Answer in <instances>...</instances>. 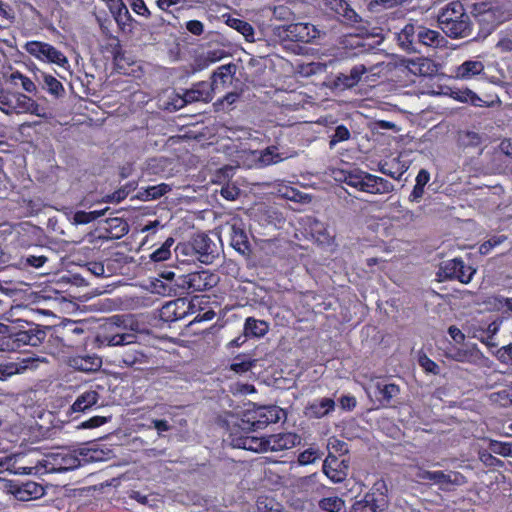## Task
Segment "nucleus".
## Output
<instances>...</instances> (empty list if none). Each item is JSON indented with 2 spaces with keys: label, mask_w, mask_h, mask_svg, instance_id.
<instances>
[{
  "label": "nucleus",
  "mask_w": 512,
  "mask_h": 512,
  "mask_svg": "<svg viewBox=\"0 0 512 512\" xmlns=\"http://www.w3.org/2000/svg\"><path fill=\"white\" fill-rule=\"evenodd\" d=\"M36 95V84L19 71L4 73L0 81V111L7 115H39V104L29 95Z\"/></svg>",
  "instance_id": "obj_1"
},
{
  "label": "nucleus",
  "mask_w": 512,
  "mask_h": 512,
  "mask_svg": "<svg viewBox=\"0 0 512 512\" xmlns=\"http://www.w3.org/2000/svg\"><path fill=\"white\" fill-rule=\"evenodd\" d=\"M18 308L11 307L0 316V351L14 352L24 346L36 347L47 333L40 325L16 316Z\"/></svg>",
  "instance_id": "obj_2"
},
{
  "label": "nucleus",
  "mask_w": 512,
  "mask_h": 512,
  "mask_svg": "<svg viewBox=\"0 0 512 512\" xmlns=\"http://www.w3.org/2000/svg\"><path fill=\"white\" fill-rule=\"evenodd\" d=\"M47 346L50 353L64 357L72 352H83L87 347L88 332L76 321L66 322L49 328Z\"/></svg>",
  "instance_id": "obj_3"
},
{
  "label": "nucleus",
  "mask_w": 512,
  "mask_h": 512,
  "mask_svg": "<svg viewBox=\"0 0 512 512\" xmlns=\"http://www.w3.org/2000/svg\"><path fill=\"white\" fill-rule=\"evenodd\" d=\"M467 7L460 1H452L437 12V21L443 32L451 38L472 40L473 23Z\"/></svg>",
  "instance_id": "obj_4"
},
{
  "label": "nucleus",
  "mask_w": 512,
  "mask_h": 512,
  "mask_svg": "<svg viewBox=\"0 0 512 512\" xmlns=\"http://www.w3.org/2000/svg\"><path fill=\"white\" fill-rule=\"evenodd\" d=\"M469 13L474 17L478 30L473 28V41L484 40L501 22V13L497 7L489 1L469 3Z\"/></svg>",
  "instance_id": "obj_5"
},
{
  "label": "nucleus",
  "mask_w": 512,
  "mask_h": 512,
  "mask_svg": "<svg viewBox=\"0 0 512 512\" xmlns=\"http://www.w3.org/2000/svg\"><path fill=\"white\" fill-rule=\"evenodd\" d=\"M124 320L121 316H113L110 321L100 328L95 337L99 348L119 345H129L136 342L137 336L124 332Z\"/></svg>",
  "instance_id": "obj_6"
},
{
  "label": "nucleus",
  "mask_w": 512,
  "mask_h": 512,
  "mask_svg": "<svg viewBox=\"0 0 512 512\" xmlns=\"http://www.w3.org/2000/svg\"><path fill=\"white\" fill-rule=\"evenodd\" d=\"M282 410L276 405L256 406L246 409L239 419L240 428L258 431L280 420Z\"/></svg>",
  "instance_id": "obj_7"
},
{
  "label": "nucleus",
  "mask_w": 512,
  "mask_h": 512,
  "mask_svg": "<svg viewBox=\"0 0 512 512\" xmlns=\"http://www.w3.org/2000/svg\"><path fill=\"white\" fill-rule=\"evenodd\" d=\"M343 182L359 191L370 194H385L393 190V184L376 175L367 172H348L344 175Z\"/></svg>",
  "instance_id": "obj_8"
},
{
  "label": "nucleus",
  "mask_w": 512,
  "mask_h": 512,
  "mask_svg": "<svg viewBox=\"0 0 512 512\" xmlns=\"http://www.w3.org/2000/svg\"><path fill=\"white\" fill-rule=\"evenodd\" d=\"M219 276L208 269L178 275L176 279L177 288L181 293L204 292L214 288L219 283Z\"/></svg>",
  "instance_id": "obj_9"
},
{
  "label": "nucleus",
  "mask_w": 512,
  "mask_h": 512,
  "mask_svg": "<svg viewBox=\"0 0 512 512\" xmlns=\"http://www.w3.org/2000/svg\"><path fill=\"white\" fill-rule=\"evenodd\" d=\"M466 483V478L459 472L441 470H426L418 468V490L427 485H435L439 489L448 491L452 486H461Z\"/></svg>",
  "instance_id": "obj_10"
},
{
  "label": "nucleus",
  "mask_w": 512,
  "mask_h": 512,
  "mask_svg": "<svg viewBox=\"0 0 512 512\" xmlns=\"http://www.w3.org/2000/svg\"><path fill=\"white\" fill-rule=\"evenodd\" d=\"M203 297L195 296L188 300L186 298H178L167 302L160 309V318L167 323L176 322L185 318L189 314L196 313L197 307L203 303Z\"/></svg>",
  "instance_id": "obj_11"
},
{
  "label": "nucleus",
  "mask_w": 512,
  "mask_h": 512,
  "mask_svg": "<svg viewBox=\"0 0 512 512\" xmlns=\"http://www.w3.org/2000/svg\"><path fill=\"white\" fill-rule=\"evenodd\" d=\"M387 485L383 479L377 480L371 489L357 500L351 507V512H377L386 505Z\"/></svg>",
  "instance_id": "obj_12"
},
{
  "label": "nucleus",
  "mask_w": 512,
  "mask_h": 512,
  "mask_svg": "<svg viewBox=\"0 0 512 512\" xmlns=\"http://www.w3.org/2000/svg\"><path fill=\"white\" fill-rule=\"evenodd\" d=\"M253 430L240 428L236 423L229 429V440L234 448L249 450L253 452L268 451L267 437L250 435Z\"/></svg>",
  "instance_id": "obj_13"
},
{
  "label": "nucleus",
  "mask_w": 512,
  "mask_h": 512,
  "mask_svg": "<svg viewBox=\"0 0 512 512\" xmlns=\"http://www.w3.org/2000/svg\"><path fill=\"white\" fill-rule=\"evenodd\" d=\"M12 235L13 245L23 249L41 246L45 238L44 230L28 221L16 224Z\"/></svg>",
  "instance_id": "obj_14"
},
{
  "label": "nucleus",
  "mask_w": 512,
  "mask_h": 512,
  "mask_svg": "<svg viewBox=\"0 0 512 512\" xmlns=\"http://www.w3.org/2000/svg\"><path fill=\"white\" fill-rule=\"evenodd\" d=\"M4 490L18 501L36 500L45 495V488L35 481L5 480Z\"/></svg>",
  "instance_id": "obj_15"
},
{
  "label": "nucleus",
  "mask_w": 512,
  "mask_h": 512,
  "mask_svg": "<svg viewBox=\"0 0 512 512\" xmlns=\"http://www.w3.org/2000/svg\"><path fill=\"white\" fill-rule=\"evenodd\" d=\"M25 48L30 55L40 61L53 63L62 68L69 66V61L64 53L49 43L29 41L26 43Z\"/></svg>",
  "instance_id": "obj_16"
},
{
  "label": "nucleus",
  "mask_w": 512,
  "mask_h": 512,
  "mask_svg": "<svg viewBox=\"0 0 512 512\" xmlns=\"http://www.w3.org/2000/svg\"><path fill=\"white\" fill-rule=\"evenodd\" d=\"M475 270L466 266L460 258H454L443 262L437 273L442 279H457L461 283L467 284L471 281Z\"/></svg>",
  "instance_id": "obj_17"
},
{
  "label": "nucleus",
  "mask_w": 512,
  "mask_h": 512,
  "mask_svg": "<svg viewBox=\"0 0 512 512\" xmlns=\"http://www.w3.org/2000/svg\"><path fill=\"white\" fill-rule=\"evenodd\" d=\"M215 92L209 84V81H200L192 85V87L184 92L183 97H180L176 103L173 104L174 109H180L188 103L204 102L208 103L213 99Z\"/></svg>",
  "instance_id": "obj_18"
},
{
  "label": "nucleus",
  "mask_w": 512,
  "mask_h": 512,
  "mask_svg": "<svg viewBox=\"0 0 512 512\" xmlns=\"http://www.w3.org/2000/svg\"><path fill=\"white\" fill-rule=\"evenodd\" d=\"M81 460L70 452L50 453L44 459V468L47 472H64L78 468Z\"/></svg>",
  "instance_id": "obj_19"
},
{
  "label": "nucleus",
  "mask_w": 512,
  "mask_h": 512,
  "mask_svg": "<svg viewBox=\"0 0 512 512\" xmlns=\"http://www.w3.org/2000/svg\"><path fill=\"white\" fill-rule=\"evenodd\" d=\"M66 364L80 372H95L99 370L102 366V359L93 354H81V352H72L63 357Z\"/></svg>",
  "instance_id": "obj_20"
},
{
  "label": "nucleus",
  "mask_w": 512,
  "mask_h": 512,
  "mask_svg": "<svg viewBox=\"0 0 512 512\" xmlns=\"http://www.w3.org/2000/svg\"><path fill=\"white\" fill-rule=\"evenodd\" d=\"M322 470L333 483H341L348 475L349 461L329 453L323 462Z\"/></svg>",
  "instance_id": "obj_21"
},
{
  "label": "nucleus",
  "mask_w": 512,
  "mask_h": 512,
  "mask_svg": "<svg viewBox=\"0 0 512 512\" xmlns=\"http://www.w3.org/2000/svg\"><path fill=\"white\" fill-rule=\"evenodd\" d=\"M287 38L294 42L311 43L319 37L320 31L311 23L297 22L286 26Z\"/></svg>",
  "instance_id": "obj_22"
},
{
  "label": "nucleus",
  "mask_w": 512,
  "mask_h": 512,
  "mask_svg": "<svg viewBox=\"0 0 512 512\" xmlns=\"http://www.w3.org/2000/svg\"><path fill=\"white\" fill-rule=\"evenodd\" d=\"M193 248L196 252V260L210 264L215 258V243L204 233H197L191 237Z\"/></svg>",
  "instance_id": "obj_23"
},
{
  "label": "nucleus",
  "mask_w": 512,
  "mask_h": 512,
  "mask_svg": "<svg viewBox=\"0 0 512 512\" xmlns=\"http://www.w3.org/2000/svg\"><path fill=\"white\" fill-rule=\"evenodd\" d=\"M149 362L148 356L141 350L127 348L115 356L114 363L123 369H141V365Z\"/></svg>",
  "instance_id": "obj_24"
},
{
  "label": "nucleus",
  "mask_w": 512,
  "mask_h": 512,
  "mask_svg": "<svg viewBox=\"0 0 512 512\" xmlns=\"http://www.w3.org/2000/svg\"><path fill=\"white\" fill-rule=\"evenodd\" d=\"M302 438L294 432H281L267 436L268 450L282 451L300 445Z\"/></svg>",
  "instance_id": "obj_25"
},
{
  "label": "nucleus",
  "mask_w": 512,
  "mask_h": 512,
  "mask_svg": "<svg viewBox=\"0 0 512 512\" xmlns=\"http://www.w3.org/2000/svg\"><path fill=\"white\" fill-rule=\"evenodd\" d=\"M236 65L234 63L224 64L219 66L211 75V84L214 92L223 90L232 83L236 73Z\"/></svg>",
  "instance_id": "obj_26"
},
{
  "label": "nucleus",
  "mask_w": 512,
  "mask_h": 512,
  "mask_svg": "<svg viewBox=\"0 0 512 512\" xmlns=\"http://www.w3.org/2000/svg\"><path fill=\"white\" fill-rule=\"evenodd\" d=\"M51 256H53L52 249L41 245L38 253H29L21 256L19 259V265L24 269H39L51 260Z\"/></svg>",
  "instance_id": "obj_27"
},
{
  "label": "nucleus",
  "mask_w": 512,
  "mask_h": 512,
  "mask_svg": "<svg viewBox=\"0 0 512 512\" xmlns=\"http://www.w3.org/2000/svg\"><path fill=\"white\" fill-rule=\"evenodd\" d=\"M40 87L55 99L65 96V88L63 84L52 74L40 72L37 76Z\"/></svg>",
  "instance_id": "obj_28"
},
{
  "label": "nucleus",
  "mask_w": 512,
  "mask_h": 512,
  "mask_svg": "<svg viewBox=\"0 0 512 512\" xmlns=\"http://www.w3.org/2000/svg\"><path fill=\"white\" fill-rule=\"evenodd\" d=\"M109 11L117 22L118 26L124 29L126 26H131L132 17L128 10L127 4L123 0H106Z\"/></svg>",
  "instance_id": "obj_29"
},
{
  "label": "nucleus",
  "mask_w": 512,
  "mask_h": 512,
  "mask_svg": "<svg viewBox=\"0 0 512 512\" xmlns=\"http://www.w3.org/2000/svg\"><path fill=\"white\" fill-rule=\"evenodd\" d=\"M326 5L333 10L339 17L349 23H358L360 16L350 6L346 0H325Z\"/></svg>",
  "instance_id": "obj_30"
},
{
  "label": "nucleus",
  "mask_w": 512,
  "mask_h": 512,
  "mask_svg": "<svg viewBox=\"0 0 512 512\" xmlns=\"http://www.w3.org/2000/svg\"><path fill=\"white\" fill-rule=\"evenodd\" d=\"M399 392L398 385L379 381L375 385L374 396L381 406H388Z\"/></svg>",
  "instance_id": "obj_31"
},
{
  "label": "nucleus",
  "mask_w": 512,
  "mask_h": 512,
  "mask_svg": "<svg viewBox=\"0 0 512 512\" xmlns=\"http://www.w3.org/2000/svg\"><path fill=\"white\" fill-rule=\"evenodd\" d=\"M100 395L95 390H86L81 393L71 405V413L86 412L98 404Z\"/></svg>",
  "instance_id": "obj_32"
},
{
  "label": "nucleus",
  "mask_w": 512,
  "mask_h": 512,
  "mask_svg": "<svg viewBox=\"0 0 512 512\" xmlns=\"http://www.w3.org/2000/svg\"><path fill=\"white\" fill-rule=\"evenodd\" d=\"M335 409V401L332 398H321L309 403L306 407L307 415L312 418H322L333 412Z\"/></svg>",
  "instance_id": "obj_33"
},
{
  "label": "nucleus",
  "mask_w": 512,
  "mask_h": 512,
  "mask_svg": "<svg viewBox=\"0 0 512 512\" xmlns=\"http://www.w3.org/2000/svg\"><path fill=\"white\" fill-rule=\"evenodd\" d=\"M443 77L440 75H432L431 77H424L418 79V94L427 95H441L446 94L443 91L441 84Z\"/></svg>",
  "instance_id": "obj_34"
},
{
  "label": "nucleus",
  "mask_w": 512,
  "mask_h": 512,
  "mask_svg": "<svg viewBox=\"0 0 512 512\" xmlns=\"http://www.w3.org/2000/svg\"><path fill=\"white\" fill-rule=\"evenodd\" d=\"M485 66L478 60H467L455 70V77L462 80H469L474 76L484 73Z\"/></svg>",
  "instance_id": "obj_35"
},
{
  "label": "nucleus",
  "mask_w": 512,
  "mask_h": 512,
  "mask_svg": "<svg viewBox=\"0 0 512 512\" xmlns=\"http://www.w3.org/2000/svg\"><path fill=\"white\" fill-rule=\"evenodd\" d=\"M244 334L250 338H262L269 331V323L254 317H247L243 327Z\"/></svg>",
  "instance_id": "obj_36"
},
{
  "label": "nucleus",
  "mask_w": 512,
  "mask_h": 512,
  "mask_svg": "<svg viewBox=\"0 0 512 512\" xmlns=\"http://www.w3.org/2000/svg\"><path fill=\"white\" fill-rule=\"evenodd\" d=\"M399 47L405 52H414L415 26L412 22L407 23L399 33L396 34Z\"/></svg>",
  "instance_id": "obj_37"
},
{
  "label": "nucleus",
  "mask_w": 512,
  "mask_h": 512,
  "mask_svg": "<svg viewBox=\"0 0 512 512\" xmlns=\"http://www.w3.org/2000/svg\"><path fill=\"white\" fill-rule=\"evenodd\" d=\"M377 66L378 64H357L350 69L348 74H341L342 77H340L339 79L342 80V83L345 86L353 87L360 81L363 74H365L368 71H373V69Z\"/></svg>",
  "instance_id": "obj_38"
},
{
  "label": "nucleus",
  "mask_w": 512,
  "mask_h": 512,
  "mask_svg": "<svg viewBox=\"0 0 512 512\" xmlns=\"http://www.w3.org/2000/svg\"><path fill=\"white\" fill-rule=\"evenodd\" d=\"M170 190V186L166 183L142 187L138 191L137 197L142 201L156 200L168 193Z\"/></svg>",
  "instance_id": "obj_39"
},
{
  "label": "nucleus",
  "mask_w": 512,
  "mask_h": 512,
  "mask_svg": "<svg viewBox=\"0 0 512 512\" xmlns=\"http://www.w3.org/2000/svg\"><path fill=\"white\" fill-rule=\"evenodd\" d=\"M226 24L229 27L238 31L240 34H242L246 41H248V42L255 41V37H254L255 31H254L253 26L249 22H247L243 19H240V18H235V17L229 16L226 20Z\"/></svg>",
  "instance_id": "obj_40"
},
{
  "label": "nucleus",
  "mask_w": 512,
  "mask_h": 512,
  "mask_svg": "<svg viewBox=\"0 0 512 512\" xmlns=\"http://www.w3.org/2000/svg\"><path fill=\"white\" fill-rule=\"evenodd\" d=\"M159 277L168 281L167 284L163 283L161 280L156 279V282L153 283L155 290L160 294H170L172 291L176 293L177 288L176 276L175 272L171 270H165L159 273Z\"/></svg>",
  "instance_id": "obj_41"
},
{
  "label": "nucleus",
  "mask_w": 512,
  "mask_h": 512,
  "mask_svg": "<svg viewBox=\"0 0 512 512\" xmlns=\"http://www.w3.org/2000/svg\"><path fill=\"white\" fill-rule=\"evenodd\" d=\"M231 246L242 255H247L251 252L250 242L242 229L233 227Z\"/></svg>",
  "instance_id": "obj_42"
},
{
  "label": "nucleus",
  "mask_w": 512,
  "mask_h": 512,
  "mask_svg": "<svg viewBox=\"0 0 512 512\" xmlns=\"http://www.w3.org/2000/svg\"><path fill=\"white\" fill-rule=\"evenodd\" d=\"M318 506L326 512H345V502L338 496L324 497L318 502Z\"/></svg>",
  "instance_id": "obj_43"
},
{
  "label": "nucleus",
  "mask_w": 512,
  "mask_h": 512,
  "mask_svg": "<svg viewBox=\"0 0 512 512\" xmlns=\"http://www.w3.org/2000/svg\"><path fill=\"white\" fill-rule=\"evenodd\" d=\"M442 39L439 32L426 27H418V42L426 46H437Z\"/></svg>",
  "instance_id": "obj_44"
},
{
  "label": "nucleus",
  "mask_w": 512,
  "mask_h": 512,
  "mask_svg": "<svg viewBox=\"0 0 512 512\" xmlns=\"http://www.w3.org/2000/svg\"><path fill=\"white\" fill-rule=\"evenodd\" d=\"M283 160L280 153H278V148L276 146H269L263 151H261L260 156L258 158V162L261 166H268L272 164L279 163Z\"/></svg>",
  "instance_id": "obj_45"
},
{
  "label": "nucleus",
  "mask_w": 512,
  "mask_h": 512,
  "mask_svg": "<svg viewBox=\"0 0 512 512\" xmlns=\"http://www.w3.org/2000/svg\"><path fill=\"white\" fill-rule=\"evenodd\" d=\"M174 242L175 240L172 237H168L159 248L150 254V259L153 262H163L168 260L171 257V247Z\"/></svg>",
  "instance_id": "obj_46"
},
{
  "label": "nucleus",
  "mask_w": 512,
  "mask_h": 512,
  "mask_svg": "<svg viewBox=\"0 0 512 512\" xmlns=\"http://www.w3.org/2000/svg\"><path fill=\"white\" fill-rule=\"evenodd\" d=\"M438 65L431 59L423 57L418 58V79L440 75Z\"/></svg>",
  "instance_id": "obj_47"
},
{
  "label": "nucleus",
  "mask_w": 512,
  "mask_h": 512,
  "mask_svg": "<svg viewBox=\"0 0 512 512\" xmlns=\"http://www.w3.org/2000/svg\"><path fill=\"white\" fill-rule=\"evenodd\" d=\"M254 364L255 360L244 354H239L234 358L230 365V369L237 374H243L251 370Z\"/></svg>",
  "instance_id": "obj_48"
},
{
  "label": "nucleus",
  "mask_w": 512,
  "mask_h": 512,
  "mask_svg": "<svg viewBox=\"0 0 512 512\" xmlns=\"http://www.w3.org/2000/svg\"><path fill=\"white\" fill-rule=\"evenodd\" d=\"M18 293V289L7 287L0 283V316L13 307L8 299L13 298L18 295Z\"/></svg>",
  "instance_id": "obj_49"
},
{
  "label": "nucleus",
  "mask_w": 512,
  "mask_h": 512,
  "mask_svg": "<svg viewBox=\"0 0 512 512\" xmlns=\"http://www.w3.org/2000/svg\"><path fill=\"white\" fill-rule=\"evenodd\" d=\"M176 256L184 257L182 261L196 260V252L193 248L191 239L186 242H180L176 245L175 249Z\"/></svg>",
  "instance_id": "obj_50"
},
{
  "label": "nucleus",
  "mask_w": 512,
  "mask_h": 512,
  "mask_svg": "<svg viewBox=\"0 0 512 512\" xmlns=\"http://www.w3.org/2000/svg\"><path fill=\"white\" fill-rule=\"evenodd\" d=\"M351 133L349 129L343 125H337L334 133L330 136L329 147L333 149L338 143L349 140Z\"/></svg>",
  "instance_id": "obj_51"
},
{
  "label": "nucleus",
  "mask_w": 512,
  "mask_h": 512,
  "mask_svg": "<svg viewBox=\"0 0 512 512\" xmlns=\"http://www.w3.org/2000/svg\"><path fill=\"white\" fill-rule=\"evenodd\" d=\"M128 497L141 505H147L151 508L157 507V502H159L154 495H146L137 490L129 491Z\"/></svg>",
  "instance_id": "obj_52"
},
{
  "label": "nucleus",
  "mask_w": 512,
  "mask_h": 512,
  "mask_svg": "<svg viewBox=\"0 0 512 512\" xmlns=\"http://www.w3.org/2000/svg\"><path fill=\"white\" fill-rule=\"evenodd\" d=\"M321 453L317 448L309 447L298 455L297 461L300 465L313 464L321 458Z\"/></svg>",
  "instance_id": "obj_53"
},
{
  "label": "nucleus",
  "mask_w": 512,
  "mask_h": 512,
  "mask_svg": "<svg viewBox=\"0 0 512 512\" xmlns=\"http://www.w3.org/2000/svg\"><path fill=\"white\" fill-rule=\"evenodd\" d=\"M104 214L103 211H77L74 214V222L76 224H88L94 220H96L98 217L102 216Z\"/></svg>",
  "instance_id": "obj_54"
},
{
  "label": "nucleus",
  "mask_w": 512,
  "mask_h": 512,
  "mask_svg": "<svg viewBox=\"0 0 512 512\" xmlns=\"http://www.w3.org/2000/svg\"><path fill=\"white\" fill-rule=\"evenodd\" d=\"M240 93L229 92L223 98L218 99L215 103L217 109L230 110L232 106L239 100Z\"/></svg>",
  "instance_id": "obj_55"
},
{
  "label": "nucleus",
  "mask_w": 512,
  "mask_h": 512,
  "mask_svg": "<svg viewBox=\"0 0 512 512\" xmlns=\"http://www.w3.org/2000/svg\"><path fill=\"white\" fill-rule=\"evenodd\" d=\"M500 324L497 321L490 323L486 330L483 331L484 335L480 340L489 347H496L497 344L492 341L494 335L498 332Z\"/></svg>",
  "instance_id": "obj_56"
},
{
  "label": "nucleus",
  "mask_w": 512,
  "mask_h": 512,
  "mask_svg": "<svg viewBox=\"0 0 512 512\" xmlns=\"http://www.w3.org/2000/svg\"><path fill=\"white\" fill-rule=\"evenodd\" d=\"M81 455L85 461L90 462H100L106 459L105 452L94 447L83 449Z\"/></svg>",
  "instance_id": "obj_57"
},
{
  "label": "nucleus",
  "mask_w": 512,
  "mask_h": 512,
  "mask_svg": "<svg viewBox=\"0 0 512 512\" xmlns=\"http://www.w3.org/2000/svg\"><path fill=\"white\" fill-rule=\"evenodd\" d=\"M504 157L512 158V141L504 140L498 150L493 153L494 160L503 161Z\"/></svg>",
  "instance_id": "obj_58"
},
{
  "label": "nucleus",
  "mask_w": 512,
  "mask_h": 512,
  "mask_svg": "<svg viewBox=\"0 0 512 512\" xmlns=\"http://www.w3.org/2000/svg\"><path fill=\"white\" fill-rule=\"evenodd\" d=\"M127 2L135 14L144 18H150L151 12L144 0H127Z\"/></svg>",
  "instance_id": "obj_59"
},
{
  "label": "nucleus",
  "mask_w": 512,
  "mask_h": 512,
  "mask_svg": "<svg viewBox=\"0 0 512 512\" xmlns=\"http://www.w3.org/2000/svg\"><path fill=\"white\" fill-rule=\"evenodd\" d=\"M418 364L424 369L426 373L438 375L440 367L433 360L429 359L425 354L418 355Z\"/></svg>",
  "instance_id": "obj_60"
},
{
  "label": "nucleus",
  "mask_w": 512,
  "mask_h": 512,
  "mask_svg": "<svg viewBox=\"0 0 512 512\" xmlns=\"http://www.w3.org/2000/svg\"><path fill=\"white\" fill-rule=\"evenodd\" d=\"M489 449L502 456H512V443L491 441Z\"/></svg>",
  "instance_id": "obj_61"
},
{
  "label": "nucleus",
  "mask_w": 512,
  "mask_h": 512,
  "mask_svg": "<svg viewBox=\"0 0 512 512\" xmlns=\"http://www.w3.org/2000/svg\"><path fill=\"white\" fill-rule=\"evenodd\" d=\"M203 309L200 306L197 307L196 313L197 315L189 322L188 326H192L196 323L204 322V321H211L215 316L216 313L212 308H208L204 312H201Z\"/></svg>",
  "instance_id": "obj_62"
},
{
  "label": "nucleus",
  "mask_w": 512,
  "mask_h": 512,
  "mask_svg": "<svg viewBox=\"0 0 512 512\" xmlns=\"http://www.w3.org/2000/svg\"><path fill=\"white\" fill-rule=\"evenodd\" d=\"M0 20L6 21L8 25L15 21L14 9L2 0H0Z\"/></svg>",
  "instance_id": "obj_63"
},
{
  "label": "nucleus",
  "mask_w": 512,
  "mask_h": 512,
  "mask_svg": "<svg viewBox=\"0 0 512 512\" xmlns=\"http://www.w3.org/2000/svg\"><path fill=\"white\" fill-rule=\"evenodd\" d=\"M461 94L469 99L468 103H470L474 106H477V107L490 106L493 103V101L487 102V101L481 99L475 92H473L470 89L461 90Z\"/></svg>",
  "instance_id": "obj_64"
}]
</instances>
